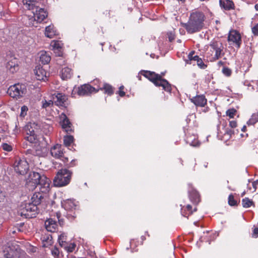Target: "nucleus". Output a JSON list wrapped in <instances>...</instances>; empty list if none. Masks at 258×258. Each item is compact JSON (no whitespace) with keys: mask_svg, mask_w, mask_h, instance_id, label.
<instances>
[{"mask_svg":"<svg viewBox=\"0 0 258 258\" xmlns=\"http://www.w3.org/2000/svg\"><path fill=\"white\" fill-rule=\"evenodd\" d=\"M205 16L200 12H195L190 14L189 20L186 23H182L188 33H194L200 31L204 26Z\"/></svg>","mask_w":258,"mask_h":258,"instance_id":"nucleus-1","label":"nucleus"},{"mask_svg":"<svg viewBox=\"0 0 258 258\" xmlns=\"http://www.w3.org/2000/svg\"><path fill=\"white\" fill-rule=\"evenodd\" d=\"M143 75L153 83L156 86L162 87L165 91L171 92V85L166 80L162 78L160 75L153 72L146 71L143 72Z\"/></svg>","mask_w":258,"mask_h":258,"instance_id":"nucleus-2","label":"nucleus"},{"mask_svg":"<svg viewBox=\"0 0 258 258\" xmlns=\"http://www.w3.org/2000/svg\"><path fill=\"white\" fill-rule=\"evenodd\" d=\"M72 172L67 169L59 170L53 179L55 186L61 187L68 184L71 179Z\"/></svg>","mask_w":258,"mask_h":258,"instance_id":"nucleus-3","label":"nucleus"},{"mask_svg":"<svg viewBox=\"0 0 258 258\" xmlns=\"http://www.w3.org/2000/svg\"><path fill=\"white\" fill-rule=\"evenodd\" d=\"M37 209V207L33 203H26L21 206L19 213L22 216H24L26 218H31L35 217Z\"/></svg>","mask_w":258,"mask_h":258,"instance_id":"nucleus-4","label":"nucleus"},{"mask_svg":"<svg viewBox=\"0 0 258 258\" xmlns=\"http://www.w3.org/2000/svg\"><path fill=\"white\" fill-rule=\"evenodd\" d=\"M62 207L67 211L66 217L70 220H73L76 217V214L74 210L76 208V205L72 200L68 199L61 203Z\"/></svg>","mask_w":258,"mask_h":258,"instance_id":"nucleus-5","label":"nucleus"},{"mask_svg":"<svg viewBox=\"0 0 258 258\" xmlns=\"http://www.w3.org/2000/svg\"><path fill=\"white\" fill-rule=\"evenodd\" d=\"M26 89L24 85L19 84L11 86L8 90L10 96L13 98H20L25 94Z\"/></svg>","mask_w":258,"mask_h":258,"instance_id":"nucleus-6","label":"nucleus"},{"mask_svg":"<svg viewBox=\"0 0 258 258\" xmlns=\"http://www.w3.org/2000/svg\"><path fill=\"white\" fill-rule=\"evenodd\" d=\"M40 174L38 172H30L26 179V185L29 190H33L37 187L39 183Z\"/></svg>","mask_w":258,"mask_h":258,"instance_id":"nucleus-7","label":"nucleus"},{"mask_svg":"<svg viewBox=\"0 0 258 258\" xmlns=\"http://www.w3.org/2000/svg\"><path fill=\"white\" fill-rule=\"evenodd\" d=\"M27 128L28 130L27 132V134L29 136L26 137L25 138L27 141L31 143H35L37 137L35 133L40 129V125L38 123L33 122L31 123L30 125H28Z\"/></svg>","mask_w":258,"mask_h":258,"instance_id":"nucleus-8","label":"nucleus"},{"mask_svg":"<svg viewBox=\"0 0 258 258\" xmlns=\"http://www.w3.org/2000/svg\"><path fill=\"white\" fill-rule=\"evenodd\" d=\"M210 47L215 52V55L212 57L211 61H216L221 57L224 54L223 44L219 41H214L210 44Z\"/></svg>","mask_w":258,"mask_h":258,"instance_id":"nucleus-9","label":"nucleus"},{"mask_svg":"<svg viewBox=\"0 0 258 258\" xmlns=\"http://www.w3.org/2000/svg\"><path fill=\"white\" fill-rule=\"evenodd\" d=\"M30 10H32L34 20L37 22L43 21L47 16V13L44 9L40 8L38 6H33Z\"/></svg>","mask_w":258,"mask_h":258,"instance_id":"nucleus-10","label":"nucleus"},{"mask_svg":"<svg viewBox=\"0 0 258 258\" xmlns=\"http://www.w3.org/2000/svg\"><path fill=\"white\" fill-rule=\"evenodd\" d=\"M15 171L21 175L27 173L29 169V165L27 161L25 159H19L16 161L14 163Z\"/></svg>","mask_w":258,"mask_h":258,"instance_id":"nucleus-11","label":"nucleus"},{"mask_svg":"<svg viewBox=\"0 0 258 258\" xmlns=\"http://www.w3.org/2000/svg\"><path fill=\"white\" fill-rule=\"evenodd\" d=\"M99 89L91 86L89 84H84L78 87L77 92L80 96L89 95L93 93H96Z\"/></svg>","mask_w":258,"mask_h":258,"instance_id":"nucleus-12","label":"nucleus"},{"mask_svg":"<svg viewBox=\"0 0 258 258\" xmlns=\"http://www.w3.org/2000/svg\"><path fill=\"white\" fill-rule=\"evenodd\" d=\"M6 68L10 73L13 74L19 69V60L14 57H11L6 64Z\"/></svg>","mask_w":258,"mask_h":258,"instance_id":"nucleus-13","label":"nucleus"},{"mask_svg":"<svg viewBox=\"0 0 258 258\" xmlns=\"http://www.w3.org/2000/svg\"><path fill=\"white\" fill-rule=\"evenodd\" d=\"M50 180L47 178L45 175H40V177L39 178V183H38L37 186H39L40 191L42 192H47L49 190Z\"/></svg>","mask_w":258,"mask_h":258,"instance_id":"nucleus-14","label":"nucleus"},{"mask_svg":"<svg viewBox=\"0 0 258 258\" xmlns=\"http://www.w3.org/2000/svg\"><path fill=\"white\" fill-rule=\"evenodd\" d=\"M228 40L234 43L238 48L240 47L241 44V36L239 33L236 30H231L229 32Z\"/></svg>","mask_w":258,"mask_h":258,"instance_id":"nucleus-15","label":"nucleus"},{"mask_svg":"<svg viewBox=\"0 0 258 258\" xmlns=\"http://www.w3.org/2000/svg\"><path fill=\"white\" fill-rule=\"evenodd\" d=\"M60 119L62 128L64 129L67 133H71L73 131L72 124L66 114L62 113L61 114Z\"/></svg>","mask_w":258,"mask_h":258,"instance_id":"nucleus-16","label":"nucleus"},{"mask_svg":"<svg viewBox=\"0 0 258 258\" xmlns=\"http://www.w3.org/2000/svg\"><path fill=\"white\" fill-rule=\"evenodd\" d=\"M52 156L58 159L63 156V148L61 145L56 144L50 150Z\"/></svg>","mask_w":258,"mask_h":258,"instance_id":"nucleus-17","label":"nucleus"},{"mask_svg":"<svg viewBox=\"0 0 258 258\" xmlns=\"http://www.w3.org/2000/svg\"><path fill=\"white\" fill-rule=\"evenodd\" d=\"M46 229L51 232H55L57 229V222L52 218L48 219L45 222Z\"/></svg>","mask_w":258,"mask_h":258,"instance_id":"nucleus-18","label":"nucleus"},{"mask_svg":"<svg viewBox=\"0 0 258 258\" xmlns=\"http://www.w3.org/2000/svg\"><path fill=\"white\" fill-rule=\"evenodd\" d=\"M223 126V130L224 132L223 133L221 131L218 130V136H220V134H223V140H229L231 138L232 135L234 134V131L232 129L229 128L228 127L226 128V124L224 123L222 124Z\"/></svg>","mask_w":258,"mask_h":258,"instance_id":"nucleus-19","label":"nucleus"},{"mask_svg":"<svg viewBox=\"0 0 258 258\" xmlns=\"http://www.w3.org/2000/svg\"><path fill=\"white\" fill-rule=\"evenodd\" d=\"M55 105L57 106H65L67 100L68 99L67 96L61 93H57L54 97H53Z\"/></svg>","mask_w":258,"mask_h":258,"instance_id":"nucleus-20","label":"nucleus"},{"mask_svg":"<svg viewBox=\"0 0 258 258\" xmlns=\"http://www.w3.org/2000/svg\"><path fill=\"white\" fill-rule=\"evenodd\" d=\"M191 102L196 106H204L207 104V99L204 95H197L190 99Z\"/></svg>","mask_w":258,"mask_h":258,"instance_id":"nucleus-21","label":"nucleus"},{"mask_svg":"<svg viewBox=\"0 0 258 258\" xmlns=\"http://www.w3.org/2000/svg\"><path fill=\"white\" fill-rule=\"evenodd\" d=\"M35 74L36 75V78L38 80H47V73L46 71L42 67H38L36 68L35 70Z\"/></svg>","mask_w":258,"mask_h":258,"instance_id":"nucleus-22","label":"nucleus"},{"mask_svg":"<svg viewBox=\"0 0 258 258\" xmlns=\"http://www.w3.org/2000/svg\"><path fill=\"white\" fill-rule=\"evenodd\" d=\"M219 3L220 7L226 10H230L233 8L234 4L230 0H220Z\"/></svg>","mask_w":258,"mask_h":258,"instance_id":"nucleus-23","label":"nucleus"},{"mask_svg":"<svg viewBox=\"0 0 258 258\" xmlns=\"http://www.w3.org/2000/svg\"><path fill=\"white\" fill-rule=\"evenodd\" d=\"M72 70L68 68L65 67L62 69L61 73V78L62 80H67L71 78L72 75Z\"/></svg>","mask_w":258,"mask_h":258,"instance_id":"nucleus-24","label":"nucleus"},{"mask_svg":"<svg viewBox=\"0 0 258 258\" xmlns=\"http://www.w3.org/2000/svg\"><path fill=\"white\" fill-rule=\"evenodd\" d=\"M56 33L53 25H49L45 28V35L47 37L51 38L56 35Z\"/></svg>","mask_w":258,"mask_h":258,"instance_id":"nucleus-25","label":"nucleus"},{"mask_svg":"<svg viewBox=\"0 0 258 258\" xmlns=\"http://www.w3.org/2000/svg\"><path fill=\"white\" fill-rule=\"evenodd\" d=\"M42 198V196L41 194H35L31 198V203H33L35 206L37 207L38 205L40 204Z\"/></svg>","mask_w":258,"mask_h":258,"instance_id":"nucleus-26","label":"nucleus"},{"mask_svg":"<svg viewBox=\"0 0 258 258\" xmlns=\"http://www.w3.org/2000/svg\"><path fill=\"white\" fill-rule=\"evenodd\" d=\"M189 197L190 201L194 203L197 204L200 202V198L199 193L196 190H192L189 194Z\"/></svg>","mask_w":258,"mask_h":258,"instance_id":"nucleus-27","label":"nucleus"},{"mask_svg":"<svg viewBox=\"0 0 258 258\" xmlns=\"http://www.w3.org/2000/svg\"><path fill=\"white\" fill-rule=\"evenodd\" d=\"M97 89L104 90L105 91V93H107L109 95H112L114 92L112 87L107 83H104L102 87H100V88Z\"/></svg>","mask_w":258,"mask_h":258,"instance_id":"nucleus-28","label":"nucleus"},{"mask_svg":"<svg viewBox=\"0 0 258 258\" xmlns=\"http://www.w3.org/2000/svg\"><path fill=\"white\" fill-rule=\"evenodd\" d=\"M51 57L49 54L46 52H42L40 56V60L43 64H47L50 62Z\"/></svg>","mask_w":258,"mask_h":258,"instance_id":"nucleus-29","label":"nucleus"},{"mask_svg":"<svg viewBox=\"0 0 258 258\" xmlns=\"http://www.w3.org/2000/svg\"><path fill=\"white\" fill-rule=\"evenodd\" d=\"M186 142L191 146H197L199 145L198 141L196 139V137L191 136L186 138Z\"/></svg>","mask_w":258,"mask_h":258,"instance_id":"nucleus-30","label":"nucleus"},{"mask_svg":"<svg viewBox=\"0 0 258 258\" xmlns=\"http://www.w3.org/2000/svg\"><path fill=\"white\" fill-rule=\"evenodd\" d=\"M74 142V137L71 135L65 136L63 138V144L66 147H69Z\"/></svg>","mask_w":258,"mask_h":258,"instance_id":"nucleus-31","label":"nucleus"},{"mask_svg":"<svg viewBox=\"0 0 258 258\" xmlns=\"http://www.w3.org/2000/svg\"><path fill=\"white\" fill-rule=\"evenodd\" d=\"M258 121V111L256 113H253L251 118L247 122L248 125H254Z\"/></svg>","mask_w":258,"mask_h":258,"instance_id":"nucleus-32","label":"nucleus"},{"mask_svg":"<svg viewBox=\"0 0 258 258\" xmlns=\"http://www.w3.org/2000/svg\"><path fill=\"white\" fill-rule=\"evenodd\" d=\"M242 204L244 208H247L253 205V202L248 198H245L242 200Z\"/></svg>","mask_w":258,"mask_h":258,"instance_id":"nucleus-33","label":"nucleus"},{"mask_svg":"<svg viewBox=\"0 0 258 258\" xmlns=\"http://www.w3.org/2000/svg\"><path fill=\"white\" fill-rule=\"evenodd\" d=\"M5 258H19V254L18 253L17 250L16 252H14L12 250H10L8 252H7L5 254Z\"/></svg>","mask_w":258,"mask_h":258,"instance_id":"nucleus-34","label":"nucleus"},{"mask_svg":"<svg viewBox=\"0 0 258 258\" xmlns=\"http://www.w3.org/2000/svg\"><path fill=\"white\" fill-rule=\"evenodd\" d=\"M66 237H67V236L65 233H62L58 236V242H59V245L61 247H63L64 245L66 244V243H67L66 241V240L67 239Z\"/></svg>","mask_w":258,"mask_h":258,"instance_id":"nucleus-35","label":"nucleus"},{"mask_svg":"<svg viewBox=\"0 0 258 258\" xmlns=\"http://www.w3.org/2000/svg\"><path fill=\"white\" fill-rule=\"evenodd\" d=\"M63 247H64L65 249L68 252H72L75 248L76 244L74 243H71L70 244L66 243V244Z\"/></svg>","mask_w":258,"mask_h":258,"instance_id":"nucleus-36","label":"nucleus"},{"mask_svg":"<svg viewBox=\"0 0 258 258\" xmlns=\"http://www.w3.org/2000/svg\"><path fill=\"white\" fill-rule=\"evenodd\" d=\"M37 0H23V3L28 5V9L30 10L33 6H36Z\"/></svg>","mask_w":258,"mask_h":258,"instance_id":"nucleus-37","label":"nucleus"},{"mask_svg":"<svg viewBox=\"0 0 258 258\" xmlns=\"http://www.w3.org/2000/svg\"><path fill=\"white\" fill-rule=\"evenodd\" d=\"M228 204L231 206H236L237 204V201L234 200V197L232 194L229 196Z\"/></svg>","mask_w":258,"mask_h":258,"instance_id":"nucleus-38","label":"nucleus"},{"mask_svg":"<svg viewBox=\"0 0 258 258\" xmlns=\"http://www.w3.org/2000/svg\"><path fill=\"white\" fill-rule=\"evenodd\" d=\"M195 54L194 51L190 52L188 55V58L189 61L195 60L197 61L200 57L198 55H194Z\"/></svg>","mask_w":258,"mask_h":258,"instance_id":"nucleus-39","label":"nucleus"},{"mask_svg":"<svg viewBox=\"0 0 258 258\" xmlns=\"http://www.w3.org/2000/svg\"><path fill=\"white\" fill-rule=\"evenodd\" d=\"M236 110L234 109H229L226 111V115L228 116L230 118H233Z\"/></svg>","mask_w":258,"mask_h":258,"instance_id":"nucleus-40","label":"nucleus"},{"mask_svg":"<svg viewBox=\"0 0 258 258\" xmlns=\"http://www.w3.org/2000/svg\"><path fill=\"white\" fill-rule=\"evenodd\" d=\"M42 107L43 108H46L48 107L51 106L53 105V102L52 100H49L47 101L46 100L42 101Z\"/></svg>","mask_w":258,"mask_h":258,"instance_id":"nucleus-41","label":"nucleus"},{"mask_svg":"<svg viewBox=\"0 0 258 258\" xmlns=\"http://www.w3.org/2000/svg\"><path fill=\"white\" fill-rule=\"evenodd\" d=\"M197 65L202 69H205L207 68V65L204 63L201 58H199L197 61Z\"/></svg>","mask_w":258,"mask_h":258,"instance_id":"nucleus-42","label":"nucleus"},{"mask_svg":"<svg viewBox=\"0 0 258 258\" xmlns=\"http://www.w3.org/2000/svg\"><path fill=\"white\" fill-rule=\"evenodd\" d=\"M231 70L227 67H223L222 69L223 74L227 77H229L231 75Z\"/></svg>","mask_w":258,"mask_h":258,"instance_id":"nucleus-43","label":"nucleus"},{"mask_svg":"<svg viewBox=\"0 0 258 258\" xmlns=\"http://www.w3.org/2000/svg\"><path fill=\"white\" fill-rule=\"evenodd\" d=\"M2 147L3 148V149L5 151L10 152L12 150V147L7 143L3 144Z\"/></svg>","mask_w":258,"mask_h":258,"instance_id":"nucleus-44","label":"nucleus"},{"mask_svg":"<svg viewBox=\"0 0 258 258\" xmlns=\"http://www.w3.org/2000/svg\"><path fill=\"white\" fill-rule=\"evenodd\" d=\"M53 49L55 50H61L62 47L61 44L58 42H55L53 45Z\"/></svg>","mask_w":258,"mask_h":258,"instance_id":"nucleus-45","label":"nucleus"},{"mask_svg":"<svg viewBox=\"0 0 258 258\" xmlns=\"http://www.w3.org/2000/svg\"><path fill=\"white\" fill-rule=\"evenodd\" d=\"M51 253L55 257H58L59 254L58 249L56 247L53 248L51 250Z\"/></svg>","mask_w":258,"mask_h":258,"instance_id":"nucleus-46","label":"nucleus"},{"mask_svg":"<svg viewBox=\"0 0 258 258\" xmlns=\"http://www.w3.org/2000/svg\"><path fill=\"white\" fill-rule=\"evenodd\" d=\"M28 110V108L26 106H23L21 107V116H24L26 114V112Z\"/></svg>","mask_w":258,"mask_h":258,"instance_id":"nucleus-47","label":"nucleus"},{"mask_svg":"<svg viewBox=\"0 0 258 258\" xmlns=\"http://www.w3.org/2000/svg\"><path fill=\"white\" fill-rule=\"evenodd\" d=\"M252 32L254 35H258V23L252 28Z\"/></svg>","mask_w":258,"mask_h":258,"instance_id":"nucleus-48","label":"nucleus"},{"mask_svg":"<svg viewBox=\"0 0 258 258\" xmlns=\"http://www.w3.org/2000/svg\"><path fill=\"white\" fill-rule=\"evenodd\" d=\"M252 186L253 188V192H254L258 188V179L252 182Z\"/></svg>","mask_w":258,"mask_h":258,"instance_id":"nucleus-49","label":"nucleus"},{"mask_svg":"<svg viewBox=\"0 0 258 258\" xmlns=\"http://www.w3.org/2000/svg\"><path fill=\"white\" fill-rule=\"evenodd\" d=\"M229 126L231 128H234L237 126V123L235 121L232 120L229 122Z\"/></svg>","mask_w":258,"mask_h":258,"instance_id":"nucleus-50","label":"nucleus"},{"mask_svg":"<svg viewBox=\"0 0 258 258\" xmlns=\"http://www.w3.org/2000/svg\"><path fill=\"white\" fill-rule=\"evenodd\" d=\"M54 53H55V55L58 56H61L62 55V52L61 51V50H54Z\"/></svg>","mask_w":258,"mask_h":258,"instance_id":"nucleus-51","label":"nucleus"},{"mask_svg":"<svg viewBox=\"0 0 258 258\" xmlns=\"http://www.w3.org/2000/svg\"><path fill=\"white\" fill-rule=\"evenodd\" d=\"M56 216L58 219L59 224H60V225L62 226L63 224V221L62 220V219H59L60 214L57 213Z\"/></svg>","mask_w":258,"mask_h":258,"instance_id":"nucleus-52","label":"nucleus"},{"mask_svg":"<svg viewBox=\"0 0 258 258\" xmlns=\"http://www.w3.org/2000/svg\"><path fill=\"white\" fill-rule=\"evenodd\" d=\"M51 239H52V236H50V235H48L47 236V238H45V236H44L43 238H42V241H51Z\"/></svg>","mask_w":258,"mask_h":258,"instance_id":"nucleus-53","label":"nucleus"},{"mask_svg":"<svg viewBox=\"0 0 258 258\" xmlns=\"http://www.w3.org/2000/svg\"><path fill=\"white\" fill-rule=\"evenodd\" d=\"M258 234V228L256 227L253 229V236L256 237Z\"/></svg>","mask_w":258,"mask_h":258,"instance_id":"nucleus-54","label":"nucleus"},{"mask_svg":"<svg viewBox=\"0 0 258 258\" xmlns=\"http://www.w3.org/2000/svg\"><path fill=\"white\" fill-rule=\"evenodd\" d=\"M56 62L59 65H61V62H63V59L62 58H59L56 60Z\"/></svg>","mask_w":258,"mask_h":258,"instance_id":"nucleus-55","label":"nucleus"},{"mask_svg":"<svg viewBox=\"0 0 258 258\" xmlns=\"http://www.w3.org/2000/svg\"><path fill=\"white\" fill-rule=\"evenodd\" d=\"M191 206L189 205H187L186 207V209L189 212L190 214L192 213V212L191 211Z\"/></svg>","mask_w":258,"mask_h":258,"instance_id":"nucleus-56","label":"nucleus"},{"mask_svg":"<svg viewBox=\"0 0 258 258\" xmlns=\"http://www.w3.org/2000/svg\"><path fill=\"white\" fill-rule=\"evenodd\" d=\"M5 198V195L4 193H3L1 190H0V202L2 201V200H3Z\"/></svg>","mask_w":258,"mask_h":258,"instance_id":"nucleus-57","label":"nucleus"},{"mask_svg":"<svg viewBox=\"0 0 258 258\" xmlns=\"http://www.w3.org/2000/svg\"><path fill=\"white\" fill-rule=\"evenodd\" d=\"M118 94H119V96L121 97H123L125 95V92L122 90H119L118 91Z\"/></svg>","mask_w":258,"mask_h":258,"instance_id":"nucleus-58","label":"nucleus"},{"mask_svg":"<svg viewBox=\"0 0 258 258\" xmlns=\"http://www.w3.org/2000/svg\"><path fill=\"white\" fill-rule=\"evenodd\" d=\"M218 64L219 66H223L224 64V62L222 61H219L218 62Z\"/></svg>","mask_w":258,"mask_h":258,"instance_id":"nucleus-59","label":"nucleus"},{"mask_svg":"<svg viewBox=\"0 0 258 258\" xmlns=\"http://www.w3.org/2000/svg\"><path fill=\"white\" fill-rule=\"evenodd\" d=\"M32 152V151L31 150H27L26 151V154H31Z\"/></svg>","mask_w":258,"mask_h":258,"instance_id":"nucleus-60","label":"nucleus"},{"mask_svg":"<svg viewBox=\"0 0 258 258\" xmlns=\"http://www.w3.org/2000/svg\"><path fill=\"white\" fill-rule=\"evenodd\" d=\"M246 126H245V125H244V126L242 127V128H241V131H242V132H245V130H246Z\"/></svg>","mask_w":258,"mask_h":258,"instance_id":"nucleus-61","label":"nucleus"},{"mask_svg":"<svg viewBox=\"0 0 258 258\" xmlns=\"http://www.w3.org/2000/svg\"><path fill=\"white\" fill-rule=\"evenodd\" d=\"M255 9L256 11H258V3L255 5Z\"/></svg>","mask_w":258,"mask_h":258,"instance_id":"nucleus-62","label":"nucleus"},{"mask_svg":"<svg viewBox=\"0 0 258 258\" xmlns=\"http://www.w3.org/2000/svg\"><path fill=\"white\" fill-rule=\"evenodd\" d=\"M141 238V239L143 241L144 240H145V239H146V238H145V237L144 236H142Z\"/></svg>","mask_w":258,"mask_h":258,"instance_id":"nucleus-63","label":"nucleus"},{"mask_svg":"<svg viewBox=\"0 0 258 258\" xmlns=\"http://www.w3.org/2000/svg\"><path fill=\"white\" fill-rule=\"evenodd\" d=\"M35 248L34 247H31V251L32 252H34L35 250H34Z\"/></svg>","mask_w":258,"mask_h":258,"instance_id":"nucleus-64","label":"nucleus"}]
</instances>
